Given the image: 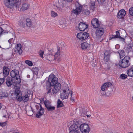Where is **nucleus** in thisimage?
<instances>
[{
	"mask_svg": "<svg viewBox=\"0 0 133 133\" xmlns=\"http://www.w3.org/2000/svg\"><path fill=\"white\" fill-rule=\"evenodd\" d=\"M58 78L55 76L51 74L49 76L48 82L46 85V88L47 91V93L49 94L51 92L52 86L58 83Z\"/></svg>",
	"mask_w": 133,
	"mask_h": 133,
	"instance_id": "1",
	"label": "nucleus"
},
{
	"mask_svg": "<svg viewBox=\"0 0 133 133\" xmlns=\"http://www.w3.org/2000/svg\"><path fill=\"white\" fill-rule=\"evenodd\" d=\"M15 94L16 96L15 99H16V100H17L18 101L21 102L23 101L24 102H26L29 99L30 95L28 94L22 95L21 93H20L19 88H18L15 90Z\"/></svg>",
	"mask_w": 133,
	"mask_h": 133,
	"instance_id": "2",
	"label": "nucleus"
},
{
	"mask_svg": "<svg viewBox=\"0 0 133 133\" xmlns=\"http://www.w3.org/2000/svg\"><path fill=\"white\" fill-rule=\"evenodd\" d=\"M10 74L12 78H15L16 82L19 84L21 82V79L19 71L16 69L13 70L11 71Z\"/></svg>",
	"mask_w": 133,
	"mask_h": 133,
	"instance_id": "3",
	"label": "nucleus"
},
{
	"mask_svg": "<svg viewBox=\"0 0 133 133\" xmlns=\"http://www.w3.org/2000/svg\"><path fill=\"white\" fill-rule=\"evenodd\" d=\"M129 58L127 56H125L122 61L119 62L118 65L122 68H125L128 66L130 65L129 62Z\"/></svg>",
	"mask_w": 133,
	"mask_h": 133,
	"instance_id": "4",
	"label": "nucleus"
},
{
	"mask_svg": "<svg viewBox=\"0 0 133 133\" xmlns=\"http://www.w3.org/2000/svg\"><path fill=\"white\" fill-rule=\"evenodd\" d=\"M104 31V29L102 28H98L96 31L95 34L97 38L96 40L97 42H100L102 41V39H101L100 37L103 34Z\"/></svg>",
	"mask_w": 133,
	"mask_h": 133,
	"instance_id": "5",
	"label": "nucleus"
},
{
	"mask_svg": "<svg viewBox=\"0 0 133 133\" xmlns=\"http://www.w3.org/2000/svg\"><path fill=\"white\" fill-rule=\"evenodd\" d=\"M79 129L83 133H89L90 128L88 125L85 123L79 125Z\"/></svg>",
	"mask_w": 133,
	"mask_h": 133,
	"instance_id": "6",
	"label": "nucleus"
},
{
	"mask_svg": "<svg viewBox=\"0 0 133 133\" xmlns=\"http://www.w3.org/2000/svg\"><path fill=\"white\" fill-rule=\"evenodd\" d=\"M52 88L51 90V92L53 94H55L59 91L61 88V85L59 83H58L52 86Z\"/></svg>",
	"mask_w": 133,
	"mask_h": 133,
	"instance_id": "7",
	"label": "nucleus"
},
{
	"mask_svg": "<svg viewBox=\"0 0 133 133\" xmlns=\"http://www.w3.org/2000/svg\"><path fill=\"white\" fill-rule=\"evenodd\" d=\"M60 53V51L58 50L54 55L52 54H48L47 55V59L50 61H52L54 60H56L57 58L59 56Z\"/></svg>",
	"mask_w": 133,
	"mask_h": 133,
	"instance_id": "8",
	"label": "nucleus"
},
{
	"mask_svg": "<svg viewBox=\"0 0 133 133\" xmlns=\"http://www.w3.org/2000/svg\"><path fill=\"white\" fill-rule=\"evenodd\" d=\"M71 91L68 88L64 89L61 92L60 97L62 99L67 98Z\"/></svg>",
	"mask_w": 133,
	"mask_h": 133,
	"instance_id": "9",
	"label": "nucleus"
},
{
	"mask_svg": "<svg viewBox=\"0 0 133 133\" xmlns=\"http://www.w3.org/2000/svg\"><path fill=\"white\" fill-rule=\"evenodd\" d=\"M89 35V34L87 32H81L77 34V37L80 40L83 41L87 38Z\"/></svg>",
	"mask_w": 133,
	"mask_h": 133,
	"instance_id": "10",
	"label": "nucleus"
},
{
	"mask_svg": "<svg viewBox=\"0 0 133 133\" xmlns=\"http://www.w3.org/2000/svg\"><path fill=\"white\" fill-rule=\"evenodd\" d=\"M39 107L40 108L36 114V117L37 118H40L43 114L44 112V109L42 107L40 104H39V105H36V108L37 110L39 109Z\"/></svg>",
	"mask_w": 133,
	"mask_h": 133,
	"instance_id": "11",
	"label": "nucleus"
},
{
	"mask_svg": "<svg viewBox=\"0 0 133 133\" xmlns=\"http://www.w3.org/2000/svg\"><path fill=\"white\" fill-rule=\"evenodd\" d=\"M6 84L7 86L8 87H10L12 85H14L16 86V84H18V83L16 82V81H14L15 79H12L10 77H7L6 79Z\"/></svg>",
	"mask_w": 133,
	"mask_h": 133,
	"instance_id": "12",
	"label": "nucleus"
},
{
	"mask_svg": "<svg viewBox=\"0 0 133 133\" xmlns=\"http://www.w3.org/2000/svg\"><path fill=\"white\" fill-rule=\"evenodd\" d=\"M15 0H4V4L9 8H12L14 6Z\"/></svg>",
	"mask_w": 133,
	"mask_h": 133,
	"instance_id": "13",
	"label": "nucleus"
},
{
	"mask_svg": "<svg viewBox=\"0 0 133 133\" xmlns=\"http://www.w3.org/2000/svg\"><path fill=\"white\" fill-rule=\"evenodd\" d=\"M79 125L78 123L74 124L71 125L69 128V131H71V133H73L74 131L79 130Z\"/></svg>",
	"mask_w": 133,
	"mask_h": 133,
	"instance_id": "14",
	"label": "nucleus"
},
{
	"mask_svg": "<svg viewBox=\"0 0 133 133\" xmlns=\"http://www.w3.org/2000/svg\"><path fill=\"white\" fill-rule=\"evenodd\" d=\"M116 35H112L111 36H110V39H115L116 38H118L121 41H122L124 42H125V39L123 38L120 35V33L118 31H116Z\"/></svg>",
	"mask_w": 133,
	"mask_h": 133,
	"instance_id": "15",
	"label": "nucleus"
},
{
	"mask_svg": "<svg viewBox=\"0 0 133 133\" xmlns=\"http://www.w3.org/2000/svg\"><path fill=\"white\" fill-rule=\"evenodd\" d=\"M112 86L111 83L110 82H107L104 83L101 86V89L102 90L106 91L108 88L109 87Z\"/></svg>",
	"mask_w": 133,
	"mask_h": 133,
	"instance_id": "16",
	"label": "nucleus"
},
{
	"mask_svg": "<svg viewBox=\"0 0 133 133\" xmlns=\"http://www.w3.org/2000/svg\"><path fill=\"white\" fill-rule=\"evenodd\" d=\"M126 13V12L124 9L120 10L118 13V18L119 19H123Z\"/></svg>",
	"mask_w": 133,
	"mask_h": 133,
	"instance_id": "17",
	"label": "nucleus"
},
{
	"mask_svg": "<svg viewBox=\"0 0 133 133\" xmlns=\"http://www.w3.org/2000/svg\"><path fill=\"white\" fill-rule=\"evenodd\" d=\"M91 24L94 28H98L100 25L99 22L97 19L96 18L93 19L91 22Z\"/></svg>",
	"mask_w": 133,
	"mask_h": 133,
	"instance_id": "18",
	"label": "nucleus"
},
{
	"mask_svg": "<svg viewBox=\"0 0 133 133\" xmlns=\"http://www.w3.org/2000/svg\"><path fill=\"white\" fill-rule=\"evenodd\" d=\"M21 0H15L14 5L15 8L18 11H20V9L21 7Z\"/></svg>",
	"mask_w": 133,
	"mask_h": 133,
	"instance_id": "19",
	"label": "nucleus"
},
{
	"mask_svg": "<svg viewBox=\"0 0 133 133\" xmlns=\"http://www.w3.org/2000/svg\"><path fill=\"white\" fill-rule=\"evenodd\" d=\"M82 6L81 5H79L76 7L75 9L72 11L73 13L76 15H78L80 14L81 11L82 10Z\"/></svg>",
	"mask_w": 133,
	"mask_h": 133,
	"instance_id": "20",
	"label": "nucleus"
},
{
	"mask_svg": "<svg viewBox=\"0 0 133 133\" xmlns=\"http://www.w3.org/2000/svg\"><path fill=\"white\" fill-rule=\"evenodd\" d=\"M88 27L87 25L85 23L80 22L79 25V29L80 31H84L85 29Z\"/></svg>",
	"mask_w": 133,
	"mask_h": 133,
	"instance_id": "21",
	"label": "nucleus"
},
{
	"mask_svg": "<svg viewBox=\"0 0 133 133\" xmlns=\"http://www.w3.org/2000/svg\"><path fill=\"white\" fill-rule=\"evenodd\" d=\"M90 45L87 42H85L81 43V48L83 50L89 49Z\"/></svg>",
	"mask_w": 133,
	"mask_h": 133,
	"instance_id": "22",
	"label": "nucleus"
},
{
	"mask_svg": "<svg viewBox=\"0 0 133 133\" xmlns=\"http://www.w3.org/2000/svg\"><path fill=\"white\" fill-rule=\"evenodd\" d=\"M21 45L20 44H17V47L16 48V52L21 54L22 52V50L21 49Z\"/></svg>",
	"mask_w": 133,
	"mask_h": 133,
	"instance_id": "23",
	"label": "nucleus"
},
{
	"mask_svg": "<svg viewBox=\"0 0 133 133\" xmlns=\"http://www.w3.org/2000/svg\"><path fill=\"white\" fill-rule=\"evenodd\" d=\"M3 75L5 77L7 76L9 73V69L7 67L4 66L3 69Z\"/></svg>",
	"mask_w": 133,
	"mask_h": 133,
	"instance_id": "24",
	"label": "nucleus"
},
{
	"mask_svg": "<svg viewBox=\"0 0 133 133\" xmlns=\"http://www.w3.org/2000/svg\"><path fill=\"white\" fill-rule=\"evenodd\" d=\"M29 7V5L28 3H25L23 4L21 8L20 9V10L22 11L27 9Z\"/></svg>",
	"mask_w": 133,
	"mask_h": 133,
	"instance_id": "25",
	"label": "nucleus"
},
{
	"mask_svg": "<svg viewBox=\"0 0 133 133\" xmlns=\"http://www.w3.org/2000/svg\"><path fill=\"white\" fill-rule=\"evenodd\" d=\"M127 73L129 76H133V66L131 67L127 70Z\"/></svg>",
	"mask_w": 133,
	"mask_h": 133,
	"instance_id": "26",
	"label": "nucleus"
},
{
	"mask_svg": "<svg viewBox=\"0 0 133 133\" xmlns=\"http://www.w3.org/2000/svg\"><path fill=\"white\" fill-rule=\"evenodd\" d=\"M14 39L13 38H11L8 41L9 44L7 47V49L9 48L12 46V44L14 43Z\"/></svg>",
	"mask_w": 133,
	"mask_h": 133,
	"instance_id": "27",
	"label": "nucleus"
},
{
	"mask_svg": "<svg viewBox=\"0 0 133 133\" xmlns=\"http://www.w3.org/2000/svg\"><path fill=\"white\" fill-rule=\"evenodd\" d=\"M90 9L94 11L95 8V3L94 1H91L90 3Z\"/></svg>",
	"mask_w": 133,
	"mask_h": 133,
	"instance_id": "28",
	"label": "nucleus"
},
{
	"mask_svg": "<svg viewBox=\"0 0 133 133\" xmlns=\"http://www.w3.org/2000/svg\"><path fill=\"white\" fill-rule=\"evenodd\" d=\"M26 26L28 27H31L32 25V22L31 21L30 19L27 18L26 19Z\"/></svg>",
	"mask_w": 133,
	"mask_h": 133,
	"instance_id": "29",
	"label": "nucleus"
},
{
	"mask_svg": "<svg viewBox=\"0 0 133 133\" xmlns=\"http://www.w3.org/2000/svg\"><path fill=\"white\" fill-rule=\"evenodd\" d=\"M118 53L119 54L120 58H123L125 55L124 51L123 50H119Z\"/></svg>",
	"mask_w": 133,
	"mask_h": 133,
	"instance_id": "30",
	"label": "nucleus"
},
{
	"mask_svg": "<svg viewBox=\"0 0 133 133\" xmlns=\"http://www.w3.org/2000/svg\"><path fill=\"white\" fill-rule=\"evenodd\" d=\"M63 102L60 101L59 99H58L57 101V107L59 108L63 107Z\"/></svg>",
	"mask_w": 133,
	"mask_h": 133,
	"instance_id": "31",
	"label": "nucleus"
},
{
	"mask_svg": "<svg viewBox=\"0 0 133 133\" xmlns=\"http://www.w3.org/2000/svg\"><path fill=\"white\" fill-rule=\"evenodd\" d=\"M38 68L37 67L33 68L32 69V71L34 74L36 75L38 74Z\"/></svg>",
	"mask_w": 133,
	"mask_h": 133,
	"instance_id": "32",
	"label": "nucleus"
},
{
	"mask_svg": "<svg viewBox=\"0 0 133 133\" xmlns=\"http://www.w3.org/2000/svg\"><path fill=\"white\" fill-rule=\"evenodd\" d=\"M44 103L46 108L50 105L51 103L48 100H45L44 101Z\"/></svg>",
	"mask_w": 133,
	"mask_h": 133,
	"instance_id": "33",
	"label": "nucleus"
},
{
	"mask_svg": "<svg viewBox=\"0 0 133 133\" xmlns=\"http://www.w3.org/2000/svg\"><path fill=\"white\" fill-rule=\"evenodd\" d=\"M111 53L112 52L110 51L109 50H106L105 52L104 55L105 56H110Z\"/></svg>",
	"mask_w": 133,
	"mask_h": 133,
	"instance_id": "34",
	"label": "nucleus"
},
{
	"mask_svg": "<svg viewBox=\"0 0 133 133\" xmlns=\"http://www.w3.org/2000/svg\"><path fill=\"white\" fill-rule=\"evenodd\" d=\"M46 108L49 111H52L54 110L55 108L54 107L50 105L49 106L47 107Z\"/></svg>",
	"mask_w": 133,
	"mask_h": 133,
	"instance_id": "35",
	"label": "nucleus"
},
{
	"mask_svg": "<svg viewBox=\"0 0 133 133\" xmlns=\"http://www.w3.org/2000/svg\"><path fill=\"white\" fill-rule=\"evenodd\" d=\"M25 63L29 66H31L33 65L32 62L28 60H26L25 61Z\"/></svg>",
	"mask_w": 133,
	"mask_h": 133,
	"instance_id": "36",
	"label": "nucleus"
},
{
	"mask_svg": "<svg viewBox=\"0 0 133 133\" xmlns=\"http://www.w3.org/2000/svg\"><path fill=\"white\" fill-rule=\"evenodd\" d=\"M87 58L90 60H92L93 58V55L92 54H89L87 55Z\"/></svg>",
	"mask_w": 133,
	"mask_h": 133,
	"instance_id": "37",
	"label": "nucleus"
},
{
	"mask_svg": "<svg viewBox=\"0 0 133 133\" xmlns=\"http://www.w3.org/2000/svg\"><path fill=\"white\" fill-rule=\"evenodd\" d=\"M105 91L104 90H102L101 89V90L100 91V92L102 96H104L105 97H107V95L106 94Z\"/></svg>",
	"mask_w": 133,
	"mask_h": 133,
	"instance_id": "38",
	"label": "nucleus"
},
{
	"mask_svg": "<svg viewBox=\"0 0 133 133\" xmlns=\"http://www.w3.org/2000/svg\"><path fill=\"white\" fill-rule=\"evenodd\" d=\"M83 12L84 14L87 15H89L90 13L89 10L87 9L84 10Z\"/></svg>",
	"mask_w": 133,
	"mask_h": 133,
	"instance_id": "39",
	"label": "nucleus"
},
{
	"mask_svg": "<svg viewBox=\"0 0 133 133\" xmlns=\"http://www.w3.org/2000/svg\"><path fill=\"white\" fill-rule=\"evenodd\" d=\"M51 15L52 17H55L57 16V14L54 11H52L51 12Z\"/></svg>",
	"mask_w": 133,
	"mask_h": 133,
	"instance_id": "40",
	"label": "nucleus"
},
{
	"mask_svg": "<svg viewBox=\"0 0 133 133\" xmlns=\"http://www.w3.org/2000/svg\"><path fill=\"white\" fill-rule=\"evenodd\" d=\"M127 76L125 74H122L121 75L120 78L122 79H124L127 78Z\"/></svg>",
	"mask_w": 133,
	"mask_h": 133,
	"instance_id": "41",
	"label": "nucleus"
},
{
	"mask_svg": "<svg viewBox=\"0 0 133 133\" xmlns=\"http://www.w3.org/2000/svg\"><path fill=\"white\" fill-rule=\"evenodd\" d=\"M26 111L27 115L29 116H31L33 114L32 111V110H30L28 111Z\"/></svg>",
	"mask_w": 133,
	"mask_h": 133,
	"instance_id": "42",
	"label": "nucleus"
},
{
	"mask_svg": "<svg viewBox=\"0 0 133 133\" xmlns=\"http://www.w3.org/2000/svg\"><path fill=\"white\" fill-rule=\"evenodd\" d=\"M129 13L131 16H133V7L130 8L129 10Z\"/></svg>",
	"mask_w": 133,
	"mask_h": 133,
	"instance_id": "43",
	"label": "nucleus"
},
{
	"mask_svg": "<svg viewBox=\"0 0 133 133\" xmlns=\"http://www.w3.org/2000/svg\"><path fill=\"white\" fill-rule=\"evenodd\" d=\"M109 56H104V61L107 62H108L109 60Z\"/></svg>",
	"mask_w": 133,
	"mask_h": 133,
	"instance_id": "44",
	"label": "nucleus"
},
{
	"mask_svg": "<svg viewBox=\"0 0 133 133\" xmlns=\"http://www.w3.org/2000/svg\"><path fill=\"white\" fill-rule=\"evenodd\" d=\"M2 95V96H0V98H2L3 97H7L8 96V94L6 92L3 93Z\"/></svg>",
	"mask_w": 133,
	"mask_h": 133,
	"instance_id": "45",
	"label": "nucleus"
},
{
	"mask_svg": "<svg viewBox=\"0 0 133 133\" xmlns=\"http://www.w3.org/2000/svg\"><path fill=\"white\" fill-rule=\"evenodd\" d=\"M98 4L99 5L102 4L105 2V0H97Z\"/></svg>",
	"mask_w": 133,
	"mask_h": 133,
	"instance_id": "46",
	"label": "nucleus"
},
{
	"mask_svg": "<svg viewBox=\"0 0 133 133\" xmlns=\"http://www.w3.org/2000/svg\"><path fill=\"white\" fill-rule=\"evenodd\" d=\"M132 48L133 47L128 46L127 47V50L128 52L131 51L132 50Z\"/></svg>",
	"mask_w": 133,
	"mask_h": 133,
	"instance_id": "47",
	"label": "nucleus"
},
{
	"mask_svg": "<svg viewBox=\"0 0 133 133\" xmlns=\"http://www.w3.org/2000/svg\"><path fill=\"white\" fill-rule=\"evenodd\" d=\"M128 46H130L133 47V43L132 41H130L128 42L127 44Z\"/></svg>",
	"mask_w": 133,
	"mask_h": 133,
	"instance_id": "48",
	"label": "nucleus"
},
{
	"mask_svg": "<svg viewBox=\"0 0 133 133\" xmlns=\"http://www.w3.org/2000/svg\"><path fill=\"white\" fill-rule=\"evenodd\" d=\"M39 54L41 57H43L44 53V51H43L41 50L39 52Z\"/></svg>",
	"mask_w": 133,
	"mask_h": 133,
	"instance_id": "49",
	"label": "nucleus"
},
{
	"mask_svg": "<svg viewBox=\"0 0 133 133\" xmlns=\"http://www.w3.org/2000/svg\"><path fill=\"white\" fill-rule=\"evenodd\" d=\"M56 7L57 8V10L60 11H62V10L60 6H59L56 4Z\"/></svg>",
	"mask_w": 133,
	"mask_h": 133,
	"instance_id": "50",
	"label": "nucleus"
},
{
	"mask_svg": "<svg viewBox=\"0 0 133 133\" xmlns=\"http://www.w3.org/2000/svg\"><path fill=\"white\" fill-rule=\"evenodd\" d=\"M4 78H0V86L4 82Z\"/></svg>",
	"mask_w": 133,
	"mask_h": 133,
	"instance_id": "51",
	"label": "nucleus"
},
{
	"mask_svg": "<svg viewBox=\"0 0 133 133\" xmlns=\"http://www.w3.org/2000/svg\"><path fill=\"white\" fill-rule=\"evenodd\" d=\"M6 124V122L0 123V125L2 127L5 126Z\"/></svg>",
	"mask_w": 133,
	"mask_h": 133,
	"instance_id": "52",
	"label": "nucleus"
},
{
	"mask_svg": "<svg viewBox=\"0 0 133 133\" xmlns=\"http://www.w3.org/2000/svg\"><path fill=\"white\" fill-rule=\"evenodd\" d=\"M72 94L71 92L70 93V95L71 96V97L70 98V100H71L72 101H74V99L72 97Z\"/></svg>",
	"mask_w": 133,
	"mask_h": 133,
	"instance_id": "53",
	"label": "nucleus"
},
{
	"mask_svg": "<svg viewBox=\"0 0 133 133\" xmlns=\"http://www.w3.org/2000/svg\"><path fill=\"white\" fill-rule=\"evenodd\" d=\"M119 48V46L118 44H117L115 46V48L116 49H118Z\"/></svg>",
	"mask_w": 133,
	"mask_h": 133,
	"instance_id": "54",
	"label": "nucleus"
},
{
	"mask_svg": "<svg viewBox=\"0 0 133 133\" xmlns=\"http://www.w3.org/2000/svg\"><path fill=\"white\" fill-rule=\"evenodd\" d=\"M3 30L1 27H0V34H1L3 31Z\"/></svg>",
	"mask_w": 133,
	"mask_h": 133,
	"instance_id": "55",
	"label": "nucleus"
},
{
	"mask_svg": "<svg viewBox=\"0 0 133 133\" xmlns=\"http://www.w3.org/2000/svg\"><path fill=\"white\" fill-rule=\"evenodd\" d=\"M69 133H71V131H69ZM73 133H79V131L78 130H77V131H74V132H73Z\"/></svg>",
	"mask_w": 133,
	"mask_h": 133,
	"instance_id": "56",
	"label": "nucleus"
},
{
	"mask_svg": "<svg viewBox=\"0 0 133 133\" xmlns=\"http://www.w3.org/2000/svg\"><path fill=\"white\" fill-rule=\"evenodd\" d=\"M65 0L68 2H71L72 1V0Z\"/></svg>",
	"mask_w": 133,
	"mask_h": 133,
	"instance_id": "57",
	"label": "nucleus"
},
{
	"mask_svg": "<svg viewBox=\"0 0 133 133\" xmlns=\"http://www.w3.org/2000/svg\"><path fill=\"white\" fill-rule=\"evenodd\" d=\"M27 77L28 78H29L30 77V75H28L27 76Z\"/></svg>",
	"mask_w": 133,
	"mask_h": 133,
	"instance_id": "58",
	"label": "nucleus"
},
{
	"mask_svg": "<svg viewBox=\"0 0 133 133\" xmlns=\"http://www.w3.org/2000/svg\"><path fill=\"white\" fill-rule=\"evenodd\" d=\"M87 116L88 117H90L91 115H87Z\"/></svg>",
	"mask_w": 133,
	"mask_h": 133,
	"instance_id": "59",
	"label": "nucleus"
},
{
	"mask_svg": "<svg viewBox=\"0 0 133 133\" xmlns=\"http://www.w3.org/2000/svg\"><path fill=\"white\" fill-rule=\"evenodd\" d=\"M119 0L120 1H123V0Z\"/></svg>",
	"mask_w": 133,
	"mask_h": 133,
	"instance_id": "60",
	"label": "nucleus"
},
{
	"mask_svg": "<svg viewBox=\"0 0 133 133\" xmlns=\"http://www.w3.org/2000/svg\"><path fill=\"white\" fill-rule=\"evenodd\" d=\"M128 133H132V132H129Z\"/></svg>",
	"mask_w": 133,
	"mask_h": 133,
	"instance_id": "61",
	"label": "nucleus"
},
{
	"mask_svg": "<svg viewBox=\"0 0 133 133\" xmlns=\"http://www.w3.org/2000/svg\"><path fill=\"white\" fill-rule=\"evenodd\" d=\"M58 50H59L60 51V50H59V49H58Z\"/></svg>",
	"mask_w": 133,
	"mask_h": 133,
	"instance_id": "62",
	"label": "nucleus"
},
{
	"mask_svg": "<svg viewBox=\"0 0 133 133\" xmlns=\"http://www.w3.org/2000/svg\"><path fill=\"white\" fill-rule=\"evenodd\" d=\"M1 48V46L0 45V48Z\"/></svg>",
	"mask_w": 133,
	"mask_h": 133,
	"instance_id": "63",
	"label": "nucleus"
},
{
	"mask_svg": "<svg viewBox=\"0 0 133 133\" xmlns=\"http://www.w3.org/2000/svg\"><path fill=\"white\" fill-rule=\"evenodd\" d=\"M132 33V34H133V32Z\"/></svg>",
	"mask_w": 133,
	"mask_h": 133,
	"instance_id": "64",
	"label": "nucleus"
}]
</instances>
